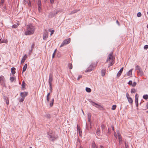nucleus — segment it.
Instances as JSON below:
<instances>
[{"label":"nucleus","instance_id":"58836bf2","mask_svg":"<svg viewBox=\"0 0 148 148\" xmlns=\"http://www.w3.org/2000/svg\"><path fill=\"white\" fill-rule=\"evenodd\" d=\"M25 98L22 97V98L20 99L19 102H22L24 100Z\"/></svg>","mask_w":148,"mask_h":148},{"label":"nucleus","instance_id":"423d86ee","mask_svg":"<svg viewBox=\"0 0 148 148\" xmlns=\"http://www.w3.org/2000/svg\"><path fill=\"white\" fill-rule=\"evenodd\" d=\"M92 104L93 106H95L96 108H98L99 110H102L103 109V107L101 105L96 103L95 102L92 101Z\"/></svg>","mask_w":148,"mask_h":148},{"label":"nucleus","instance_id":"c03bdc74","mask_svg":"<svg viewBox=\"0 0 148 148\" xmlns=\"http://www.w3.org/2000/svg\"><path fill=\"white\" fill-rule=\"evenodd\" d=\"M136 83L135 82H134L132 85V86L133 87H134L136 86Z\"/></svg>","mask_w":148,"mask_h":148},{"label":"nucleus","instance_id":"052dcab7","mask_svg":"<svg viewBox=\"0 0 148 148\" xmlns=\"http://www.w3.org/2000/svg\"><path fill=\"white\" fill-rule=\"evenodd\" d=\"M55 55V52H54L52 55V58H53L54 57Z\"/></svg>","mask_w":148,"mask_h":148},{"label":"nucleus","instance_id":"de8ad7c7","mask_svg":"<svg viewBox=\"0 0 148 148\" xmlns=\"http://www.w3.org/2000/svg\"><path fill=\"white\" fill-rule=\"evenodd\" d=\"M144 49H147L148 48V45H145L144 47Z\"/></svg>","mask_w":148,"mask_h":148},{"label":"nucleus","instance_id":"c756f323","mask_svg":"<svg viewBox=\"0 0 148 148\" xmlns=\"http://www.w3.org/2000/svg\"><path fill=\"white\" fill-rule=\"evenodd\" d=\"M143 98L145 99H148V95H145L143 96Z\"/></svg>","mask_w":148,"mask_h":148},{"label":"nucleus","instance_id":"f257e3e1","mask_svg":"<svg viewBox=\"0 0 148 148\" xmlns=\"http://www.w3.org/2000/svg\"><path fill=\"white\" fill-rule=\"evenodd\" d=\"M27 31L25 32V35H30L34 33V29L33 26L32 25H27Z\"/></svg>","mask_w":148,"mask_h":148},{"label":"nucleus","instance_id":"a18cd8bd","mask_svg":"<svg viewBox=\"0 0 148 148\" xmlns=\"http://www.w3.org/2000/svg\"><path fill=\"white\" fill-rule=\"evenodd\" d=\"M101 127L102 130L103 131V130H104V129H105V126H104V125H103V124L102 125Z\"/></svg>","mask_w":148,"mask_h":148},{"label":"nucleus","instance_id":"e433bc0d","mask_svg":"<svg viewBox=\"0 0 148 148\" xmlns=\"http://www.w3.org/2000/svg\"><path fill=\"white\" fill-rule=\"evenodd\" d=\"M136 92V90L134 88H132L131 90V93H135Z\"/></svg>","mask_w":148,"mask_h":148},{"label":"nucleus","instance_id":"5fc2aeb1","mask_svg":"<svg viewBox=\"0 0 148 148\" xmlns=\"http://www.w3.org/2000/svg\"><path fill=\"white\" fill-rule=\"evenodd\" d=\"M126 97L127 98V99L128 98H129L130 97H129V94L128 93H127L126 94Z\"/></svg>","mask_w":148,"mask_h":148},{"label":"nucleus","instance_id":"dca6fc26","mask_svg":"<svg viewBox=\"0 0 148 148\" xmlns=\"http://www.w3.org/2000/svg\"><path fill=\"white\" fill-rule=\"evenodd\" d=\"M88 121L89 122H91V114L90 113H88Z\"/></svg>","mask_w":148,"mask_h":148},{"label":"nucleus","instance_id":"2f4dec72","mask_svg":"<svg viewBox=\"0 0 148 148\" xmlns=\"http://www.w3.org/2000/svg\"><path fill=\"white\" fill-rule=\"evenodd\" d=\"M96 147V145L95 144L94 141L93 142L92 145V148H95Z\"/></svg>","mask_w":148,"mask_h":148},{"label":"nucleus","instance_id":"20e7f679","mask_svg":"<svg viewBox=\"0 0 148 148\" xmlns=\"http://www.w3.org/2000/svg\"><path fill=\"white\" fill-rule=\"evenodd\" d=\"M71 38H69L64 40L60 46V47H62L64 45L69 44L71 42Z\"/></svg>","mask_w":148,"mask_h":148},{"label":"nucleus","instance_id":"aec40b11","mask_svg":"<svg viewBox=\"0 0 148 148\" xmlns=\"http://www.w3.org/2000/svg\"><path fill=\"white\" fill-rule=\"evenodd\" d=\"M19 25V22H18V23H17L16 24L13 25L12 27L13 28H16Z\"/></svg>","mask_w":148,"mask_h":148},{"label":"nucleus","instance_id":"1a4fd4ad","mask_svg":"<svg viewBox=\"0 0 148 148\" xmlns=\"http://www.w3.org/2000/svg\"><path fill=\"white\" fill-rule=\"evenodd\" d=\"M53 80V75L51 73H50L49 75V85H52V82Z\"/></svg>","mask_w":148,"mask_h":148},{"label":"nucleus","instance_id":"9d476101","mask_svg":"<svg viewBox=\"0 0 148 148\" xmlns=\"http://www.w3.org/2000/svg\"><path fill=\"white\" fill-rule=\"evenodd\" d=\"M28 92H21L20 93V96L22 97L25 98V97H26L28 95Z\"/></svg>","mask_w":148,"mask_h":148},{"label":"nucleus","instance_id":"f03ea898","mask_svg":"<svg viewBox=\"0 0 148 148\" xmlns=\"http://www.w3.org/2000/svg\"><path fill=\"white\" fill-rule=\"evenodd\" d=\"M112 54L113 52H111L108 56L106 62L107 63L109 62L110 63V64H109L108 67L113 64L112 62L114 60V58H113Z\"/></svg>","mask_w":148,"mask_h":148},{"label":"nucleus","instance_id":"6e6d98bb","mask_svg":"<svg viewBox=\"0 0 148 148\" xmlns=\"http://www.w3.org/2000/svg\"><path fill=\"white\" fill-rule=\"evenodd\" d=\"M47 102L48 103L49 101V97H47Z\"/></svg>","mask_w":148,"mask_h":148},{"label":"nucleus","instance_id":"4be33fe9","mask_svg":"<svg viewBox=\"0 0 148 148\" xmlns=\"http://www.w3.org/2000/svg\"><path fill=\"white\" fill-rule=\"evenodd\" d=\"M137 72L138 73V74H139V73L140 75L141 76L143 74V71H142L141 69H140V70L137 71Z\"/></svg>","mask_w":148,"mask_h":148},{"label":"nucleus","instance_id":"7c9ffc66","mask_svg":"<svg viewBox=\"0 0 148 148\" xmlns=\"http://www.w3.org/2000/svg\"><path fill=\"white\" fill-rule=\"evenodd\" d=\"M119 140V144H121L122 143V138L121 137H118Z\"/></svg>","mask_w":148,"mask_h":148},{"label":"nucleus","instance_id":"49530a36","mask_svg":"<svg viewBox=\"0 0 148 148\" xmlns=\"http://www.w3.org/2000/svg\"><path fill=\"white\" fill-rule=\"evenodd\" d=\"M82 77V76L81 75H79L78 77H77V79L78 80H79V79L81 78Z\"/></svg>","mask_w":148,"mask_h":148},{"label":"nucleus","instance_id":"37998d69","mask_svg":"<svg viewBox=\"0 0 148 148\" xmlns=\"http://www.w3.org/2000/svg\"><path fill=\"white\" fill-rule=\"evenodd\" d=\"M117 132L118 134V137H121L119 131H117Z\"/></svg>","mask_w":148,"mask_h":148},{"label":"nucleus","instance_id":"7ed1b4c3","mask_svg":"<svg viewBox=\"0 0 148 148\" xmlns=\"http://www.w3.org/2000/svg\"><path fill=\"white\" fill-rule=\"evenodd\" d=\"M47 137L51 141H54L57 138L55 136V135L51 130H49L47 132Z\"/></svg>","mask_w":148,"mask_h":148},{"label":"nucleus","instance_id":"a211bd4d","mask_svg":"<svg viewBox=\"0 0 148 148\" xmlns=\"http://www.w3.org/2000/svg\"><path fill=\"white\" fill-rule=\"evenodd\" d=\"M133 69H131L127 73V75L128 76H130L132 75V72Z\"/></svg>","mask_w":148,"mask_h":148},{"label":"nucleus","instance_id":"ea45409f","mask_svg":"<svg viewBox=\"0 0 148 148\" xmlns=\"http://www.w3.org/2000/svg\"><path fill=\"white\" fill-rule=\"evenodd\" d=\"M116 106L115 105H113L112 109V110H114L116 109Z\"/></svg>","mask_w":148,"mask_h":148},{"label":"nucleus","instance_id":"c85d7f7f","mask_svg":"<svg viewBox=\"0 0 148 148\" xmlns=\"http://www.w3.org/2000/svg\"><path fill=\"white\" fill-rule=\"evenodd\" d=\"M125 148H129L128 144L127 142L125 141Z\"/></svg>","mask_w":148,"mask_h":148},{"label":"nucleus","instance_id":"e2e57ef3","mask_svg":"<svg viewBox=\"0 0 148 148\" xmlns=\"http://www.w3.org/2000/svg\"><path fill=\"white\" fill-rule=\"evenodd\" d=\"M24 4H26L27 3V1H26L25 0H24Z\"/></svg>","mask_w":148,"mask_h":148},{"label":"nucleus","instance_id":"412c9836","mask_svg":"<svg viewBox=\"0 0 148 148\" xmlns=\"http://www.w3.org/2000/svg\"><path fill=\"white\" fill-rule=\"evenodd\" d=\"M54 101V99L53 98L51 99V101L50 102L49 105L50 107H51L53 105V103Z\"/></svg>","mask_w":148,"mask_h":148},{"label":"nucleus","instance_id":"774afa93","mask_svg":"<svg viewBox=\"0 0 148 148\" xmlns=\"http://www.w3.org/2000/svg\"><path fill=\"white\" fill-rule=\"evenodd\" d=\"M111 127L112 128V130L113 131H114V127L113 126H111Z\"/></svg>","mask_w":148,"mask_h":148},{"label":"nucleus","instance_id":"13d9d810","mask_svg":"<svg viewBox=\"0 0 148 148\" xmlns=\"http://www.w3.org/2000/svg\"><path fill=\"white\" fill-rule=\"evenodd\" d=\"M50 2L51 3H53L54 2V0H50Z\"/></svg>","mask_w":148,"mask_h":148},{"label":"nucleus","instance_id":"6e6552de","mask_svg":"<svg viewBox=\"0 0 148 148\" xmlns=\"http://www.w3.org/2000/svg\"><path fill=\"white\" fill-rule=\"evenodd\" d=\"M48 33L47 30H45L44 32L43 35V39L44 40H45L48 37Z\"/></svg>","mask_w":148,"mask_h":148},{"label":"nucleus","instance_id":"72a5a7b5","mask_svg":"<svg viewBox=\"0 0 148 148\" xmlns=\"http://www.w3.org/2000/svg\"><path fill=\"white\" fill-rule=\"evenodd\" d=\"M8 42V41L7 40H1V43H7Z\"/></svg>","mask_w":148,"mask_h":148},{"label":"nucleus","instance_id":"3c124183","mask_svg":"<svg viewBox=\"0 0 148 148\" xmlns=\"http://www.w3.org/2000/svg\"><path fill=\"white\" fill-rule=\"evenodd\" d=\"M28 4L29 6L30 7L31 6V2L30 1H29Z\"/></svg>","mask_w":148,"mask_h":148},{"label":"nucleus","instance_id":"69168bd1","mask_svg":"<svg viewBox=\"0 0 148 148\" xmlns=\"http://www.w3.org/2000/svg\"><path fill=\"white\" fill-rule=\"evenodd\" d=\"M47 117L48 118H50V115L49 114L47 115Z\"/></svg>","mask_w":148,"mask_h":148},{"label":"nucleus","instance_id":"f3484780","mask_svg":"<svg viewBox=\"0 0 148 148\" xmlns=\"http://www.w3.org/2000/svg\"><path fill=\"white\" fill-rule=\"evenodd\" d=\"M106 69H103L101 71V75L103 77L105 76L106 73Z\"/></svg>","mask_w":148,"mask_h":148},{"label":"nucleus","instance_id":"4d7b16f0","mask_svg":"<svg viewBox=\"0 0 148 148\" xmlns=\"http://www.w3.org/2000/svg\"><path fill=\"white\" fill-rule=\"evenodd\" d=\"M54 32V30H52L51 32V35Z\"/></svg>","mask_w":148,"mask_h":148},{"label":"nucleus","instance_id":"b1692460","mask_svg":"<svg viewBox=\"0 0 148 148\" xmlns=\"http://www.w3.org/2000/svg\"><path fill=\"white\" fill-rule=\"evenodd\" d=\"M100 131L99 128L98 127L97 128L96 134L97 135L99 136L100 135Z\"/></svg>","mask_w":148,"mask_h":148},{"label":"nucleus","instance_id":"f704fd0d","mask_svg":"<svg viewBox=\"0 0 148 148\" xmlns=\"http://www.w3.org/2000/svg\"><path fill=\"white\" fill-rule=\"evenodd\" d=\"M4 79L3 76H0V82L2 81H4Z\"/></svg>","mask_w":148,"mask_h":148},{"label":"nucleus","instance_id":"4c0bfd02","mask_svg":"<svg viewBox=\"0 0 148 148\" xmlns=\"http://www.w3.org/2000/svg\"><path fill=\"white\" fill-rule=\"evenodd\" d=\"M140 69H141V68H140V67L139 66H138L137 65V66H136V70H137L138 71L139 70H140Z\"/></svg>","mask_w":148,"mask_h":148},{"label":"nucleus","instance_id":"393cba45","mask_svg":"<svg viewBox=\"0 0 148 148\" xmlns=\"http://www.w3.org/2000/svg\"><path fill=\"white\" fill-rule=\"evenodd\" d=\"M79 11V10H74L72 11L69 14V15H71L72 14H74L77 12V11Z\"/></svg>","mask_w":148,"mask_h":148},{"label":"nucleus","instance_id":"2eb2a0df","mask_svg":"<svg viewBox=\"0 0 148 148\" xmlns=\"http://www.w3.org/2000/svg\"><path fill=\"white\" fill-rule=\"evenodd\" d=\"M27 56L26 55H25L23 57L21 62V64L25 62V60L27 58Z\"/></svg>","mask_w":148,"mask_h":148},{"label":"nucleus","instance_id":"cd10ccee","mask_svg":"<svg viewBox=\"0 0 148 148\" xmlns=\"http://www.w3.org/2000/svg\"><path fill=\"white\" fill-rule=\"evenodd\" d=\"M86 92H90L91 91V89L90 88L88 87L86 88Z\"/></svg>","mask_w":148,"mask_h":148},{"label":"nucleus","instance_id":"0e129e2a","mask_svg":"<svg viewBox=\"0 0 148 148\" xmlns=\"http://www.w3.org/2000/svg\"><path fill=\"white\" fill-rule=\"evenodd\" d=\"M32 50H33V49H31V50H29V53L30 54L31 53H32Z\"/></svg>","mask_w":148,"mask_h":148},{"label":"nucleus","instance_id":"09e8293b","mask_svg":"<svg viewBox=\"0 0 148 148\" xmlns=\"http://www.w3.org/2000/svg\"><path fill=\"white\" fill-rule=\"evenodd\" d=\"M128 84L130 85H131V86H132V81H129V82H128Z\"/></svg>","mask_w":148,"mask_h":148},{"label":"nucleus","instance_id":"338daca9","mask_svg":"<svg viewBox=\"0 0 148 148\" xmlns=\"http://www.w3.org/2000/svg\"><path fill=\"white\" fill-rule=\"evenodd\" d=\"M116 23L119 25V23L118 20H116Z\"/></svg>","mask_w":148,"mask_h":148},{"label":"nucleus","instance_id":"f8f14e48","mask_svg":"<svg viewBox=\"0 0 148 148\" xmlns=\"http://www.w3.org/2000/svg\"><path fill=\"white\" fill-rule=\"evenodd\" d=\"M3 99L5 100L6 104L8 105L9 104V98L6 96H3Z\"/></svg>","mask_w":148,"mask_h":148},{"label":"nucleus","instance_id":"79ce46f5","mask_svg":"<svg viewBox=\"0 0 148 148\" xmlns=\"http://www.w3.org/2000/svg\"><path fill=\"white\" fill-rule=\"evenodd\" d=\"M52 85H49V88H50V92L51 93L52 91Z\"/></svg>","mask_w":148,"mask_h":148},{"label":"nucleus","instance_id":"39448f33","mask_svg":"<svg viewBox=\"0 0 148 148\" xmlns=\"http://www.w3.org/2000/svg\"><path fill=\"white\" fill-rule=\"evenodd\" d=\"M96 64H95L92 63L89 66L87 70L86 71V72H90L92 71L94 67H96Z\"/></svg>","mask_w":148,"mask_h":148},{"label":"nucleus","instance_id":"ddd939ff","mask_svg":"<svg viewBox=\"0 0 148 148\" xmlns=\"http://www.w3.org/2000/svg\"><path fill=\"white\" fill-rule=\"evenodd\" d=\"M123 67H122L120 69V71H119V72H118V73L117 74V76L119 77L120 76V75H121V74L122 72V71H123Z\"/></svg>","mask_w":148,"mask_h":148},{"label":"nucleus","instance_id":"a19ab883","mask_svg":"<svg viewBox=\"0 0 148 148\" xmlns=\"http://www.w3.org/2000/svg\"><path fill=\"white\" fill-rule=\"evenodd\" d=\"M137 15L138 17H140L141 16L142 14L141 12H139L137 14Z\"/></svg>","mask_w":148,"mask_h":148},{"label":"nucleus","instance_id":"473e14b6","mask_svg":"<svg viewBox=\"0 0 148 148\" xmlns=\"http://www.w3.org/2000/svg\"><path fill=\"white\" fill-rule=\"evenodd\" d=\"M69 68L70 69H72L73 67L72 64L71 63H69L68 64Z\"/></svg>","mask_w":148,"mask_h":148},{"label":"nucleus","instance_id":"864d4df0","mask_svg":"<svg viewBox=\"0 0 148 148\" xmlns=\"http://www.w3.org/2000/svg\"><path fill=\"white\" fill-rule=\"evenodd\" d=\"M110 130L109 128H108V134H110Z\"/></svg>","mask_w":148,"mask_h":148},{"label":"nucleus","instance_id":"8fccbe9b","mask_svg":"<svg viewBox=\"0 0 148 148\" xmlns=\"http://www.w3.org/2000/svg\"><path fill=\"white\" fill-rule=\"evenodd\" d=\"M1 4L2 5H3V3H4V0H1Z\"/></svg>","mask_w":148,"mask_h":148},{"label":"nucleus","instance_id":"a878e982","mask_svg":"<svg viewBox=\"0 0 148 148\" xmlns=\"http://www.w3.org/2000/svg\"><path fill=\"white\" fill-rule=\"evenodd\" d=\"M15 70L16 69L14 67H12L11 68V72L13 74H14L16 73Z\"/></svg>","mask_w":148,"mask_h":148},{"label":"nucleus","instance_id":"c9c22d12","mask_svg":"<svg viewBox=\"0 0 148 148\" xmlns=\"http://www.w3.org/2000/svg\"><path fill=\"white\" fill-rule=\"evenodd\" d=\"M15 80V78L13 77H11L10 78V80L11 82H12Z\"/></svg>","mask_w":148,"mask_h":148},{"label":"nucleus","instance_id":"4468645a","mask_svg":"<svg viewBox=\"0 0 148 148\" xmlns=\"http://www.w3.org/2000/svg\"><path fill=\"white\" fill-rule=\"evenodd\" d=\"M25 85H26V84L25 83V82L24 81H23L22 82V84L21 85V86H22L21 89L22 90H24V89H25Z\"/></svg>","mask_w":148,"mask_h":148},{"label":"nucleus","instance_id":"bb28decb","mask_svg":"<svg viewBox=\"0 0 148 148\" xmlns=\"http://www.w3.org/2000/svg\"><path fill=\"white\" fill-rule=\"evenodd\" d=\"M135 102L136 103H138V96L137 94H136L135 96Z\"/></svg>","mask_w":148,"mask_h":148},{"label":"nucleus","instance_id":"0eeeda50","mask_svg":"<svg viewBox=\"0 0 148 148\" xmlns=\"http://www.w3.org/2000/svg\"><path fill=\"white\" fill-rule=\"evenodd\" d=\"M58 10H56L55 12H51L49 15V18H52L54 17L56 14L59 12Z\"/></svg>","mask_w":148,"mask_h":148},{"label":"nucleus","instance_id":"680f3d73","mask_svg":"<svg viewBox=\"0 0 148 148\" xmlns=\"http://www.w3.org/2000/svg\"><path fill=\"white\" fill-rule=\"evenodd\" d=\"M51 92H50L48 93L47 94V97H49V96L50 95V94Z\"/></svg>","mask_w":148,"mask_h":148},{"label":"nucleus","instance_id":"5701e85b","mask_svg":"<svg viewBox=\"0 0 148 148\" xmlns=\"http://www.w3.org/2000/svg\"><path fill=\"white\" fill-rule=\"evenodd\" d=\"M127 99L129 103H130L131 104L132 103L133 100L132 99L131 97H130L129 98H128Z\"/></svg>","mask_w":148,"mask_h":148},{"label":"nucleus","instance_id":"603ef678","mask_svg":"<svg viewBox=\"0 0 148 148\" xmlns=\"http://www.w3.org/2000/svg\"><path fill=\"white\" fill-rule=\"evenodd\" d=\"M34 43L31 46V49H33L34 47Z\"/></svg>","mask_w":148,"mask_h":148},{"label":"nucleus","instance_id":"bf43d9fd","mask_svg":"<svg viewBox=\"0 0 148 148\" xmlns=\"http://www.w3.org/2000/svg\"><path fill=\"white\" fill-rule=\"evenodd\" d=\"M114 136L116 138H117V135L115 132H114Z\"/></svg>","mask_w":148,"mask_h":148},{"label":"nucleus","instance_id":"6ab92c4d","mask_svg":"<svg viewBox=\"0 0 148 148\" xmlns=\"http://www.w3.org/2000/svg\"><path fill=\"white\" fill-rule=\"evenodd\" d=\"M27 65L26 64H25L24 65L23 69V71L22 72V73H23V72H24L25 71H26L27 68Z\"/></svg>","mask_w":148,"mask_h":148},{"label":"nucleus","instance_id":"9b49d317","mask_svg":"<svg viewBox=\"0 0 148 148\" xmlns=\"http://www.w3.org/2000/svg\"><path fill=\"white\" fill-rule=\"evenodd\" d=\"M38 8L39 12L40 11L41 8V2L40 0H38Z\"/></svg>","mask_w":148,"mask_h":148}]
</instances>
